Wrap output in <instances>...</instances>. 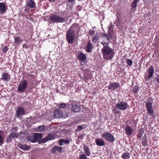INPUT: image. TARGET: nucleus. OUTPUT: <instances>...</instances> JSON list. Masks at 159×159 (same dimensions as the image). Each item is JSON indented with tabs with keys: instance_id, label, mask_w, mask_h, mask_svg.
<instances>
[{
	"instance_id": "nucleus-5",
	"label": "nucleus",
	"mask_w": 159,
	"mask_h": 159,
	"mask_svg": "<svg viewBox=\"0 0 159 159\" xmlns=\"http://www.w3.org/2000/svg\"><path fill=\"white\" fill-rule=\"evenodd\" d=\"M101 136L105 140L110 143L114 142L115 139L113 135L108 132L103 133Z\"/></svg>"
},
{
	"instance_id": "nucleus-4",
	"label": "nucleus",
	"mask_w": 159,
	"mask_h": 159,
	"mask_svg": "<svg viewBox=\"0 0 159 159\" xmlns=\"http://www.w3.org/2000/svg\"><path fill=\"white\" fill-rule=\"evenodd\" d=\"M154 73V68L152 66H150L147 69L144 75V79L146 81H149L153 75Z\"/></svg>"
},
{
	"instance_id": "nucleus-14",
	"label": "nucleus",
	"mask_w": 159,
	"mask_h": 159,
	"mask_svg": "<svg viewBox=\"0 0 159 159\" xmlns=\"http://www.w3.org/2000/svg\"><path fill=\"white\" fill-rule=\"evenodd\" d=\"M7 9L6 3L4 2H0V13L3 14L5 13Z\"/></svg>"
},
{
	"instance_id": "nucleus-20",
	"label": "nucleus",
	"mask_w": 159,
	"mask_h": 159,
	"mask_svg": "<svg viewBox=\"0 0 159 159\" xmlns=\"http://www.w3.org/2000/svg\"><path fill=\"white\" fill-rule=\"evenodd\" d=\"M96 144L98 146H103L105 145L104 140L102 138H97L95 140Z\"/></svg>"
},
{
	"instance_id": "nucleus-3",
	"label": "nucleus",
	"mask_w": 159,
	"mask_h": 159,
	"mask_svg": "<svg viewBox=\"0 0 159 159\" xmlns=\"http://www.w3.org/2000/svg\"><path fill=\"white\" fill-rule=\"evenodd\" d=\"M49 19L52 23H61L66 21L64 18L55 14L51 15Z\"/></svg>"
},
{
	"instance_id": "nucleus-43",
	"label": "nucleus",
	"mask_w": 159,
	"mask_h": 159,
	"mask_svg": "<svg viewBox=\"0 0 159 159\" xmlns=\"http://www.w3.org/2000/svg\"><path fill=\"white\" fill-rule=\"evenodd\" d=\"M87 157L84 154H83L80 155V159H87Z\"/></svg>"
},
{
	"instance_id": "nucleus-49",
	"label": "nucleus",
	"mask_w": 159,
	"mask_h": 159,
	"mask_svg": "<svg viewBox=\"0 0 159 159\" xmlns=\"http://www.w3.org/2000/svg\"><path fill=\"white\" fill-rule=\"evenodd\" d=\"M132 131L133 130L130 127V135L132 134Z\"/></svg>"
},
{
	"instance_id": "nucleus-16",
	"label": "nucleus",
	"mask_w": 159,
	"mask_h": 159,
	"mask_svg": "<svg viewBox=\"0 0 159 159\" xmlns=\"http://www.w3.org/2000/svg\"><path fill=\"white\" fill-rule=\"evenodd\" d=\"M86 57L85 54L82 52H80L78 55V59L80 61L84 62L86 59Z\"/></svg>"
},
{
	"instance_id": "nucleus-44",
	"label": "nucleus",
	"mask_w": 159,
	"mask_h": 159,
	"mask_svg": "<svg viewBox=\"0 0 159 159\" xmlns=\"http://www.w3.org/2000/svg\"><path fill=\"white\" fill-rule=\"evenodd\" d=\"M82 129L83 128L82 126L78 125V128L76 129V131H80L82 130Z\"/></svg>"
},
{
	"instance_id": "nucleus-51",
	"label": "nucleus",
	"mask_w": 159,
	"mask_h": 159,
	"mask_svg": "<svg viewBox=\"0 0 159 159\" xmlns=\"http://www.w3.org/2000/svg\"><path fill=\"white\" fill-rule=\"evenodd\" d=\"M156 79L157 82L159 83V75H158Z\"/></svg>"
},
{
	"instance_id": "nucleus-41",
	"label": "nucleus",
	"mask_w": 159,
	"mask_h": 159,
	"mask_svg": "<svg viewBox=\"0 0 159 159\" xmlns=\"http://www.w3.org/2000/svg\"><path fill=\"white\" fill-rule=\"evenodd\" d=\"M125 131L126 134L128 135H129V126L127 125L125 129Z\"/></svg>"
},
{
	"instance_id": "nucleus-54",
	"label": "nucleus",
	"mask_w": 159,
	"mask_h": 159,
	"mask_svg": "<svg viewBox=\"0 0 159 159\" xmlns=\"http://www.w3.org/2000/svg\"><path fill=\"white\" fill-rule=\"evenodd\" d=\"M132 61L131 60H130V66L132 64Z\"/></svg>"
},
{
	"instance_id": "nucleus-17",
	"label": "nucleus",
	"mask_w": 159,
	"mask_h": 159,
	"mask_svg": "<svg viewBox=\"0 0 159 159\" xmlns=\"http://www.w3.org/2000/svg\"><path fill=\"white\" fill-rule=\"evenodd\" d=\"M70 105L69 103H61L58 105V107L59 109L65 108V110L67 111L70 107Z\"/></svg>"
},
{
	"instance_id": "nucleus-26",
	"label": "nucleus",
	"mask_w": 159,
	"mask_h": 159,
	"mask_svg": "<svg viewBox=\"0 0 159 159\" xmlns=\"http://www.w3.org/2000/svg\"><path fill=\"white\" fill-rule=\"evenodd\" d=\"M70 143L69 140L67 139H61L59 140V145L62 146L65 143L68 144Z\"/></svg>"
},
{
	"instance_id": "nucleus-6",
	"label": "nucleus",
	"mask_w": 159,
	"mask_h": 159,
	"mask_svg": "<svg viewBox=\"0 0 159 159\" xmlns=\"http://www.w3.org/2000/svg\"><path fill=\"white\" fill-rule=\"evenodd\" d=\"M28 81L26 80H23L19 84L17 89L19 92H24L27 88Z\"/></svg>"
},
{
	"instance_id": "nucleus-27",
	"label": "nucleus",
	"mask_w": 159,
	"mask_h": 159,
	"mask_svg": "<svg viewBox=\"0 0 159 159\" xmlns=\"http://www.w3.org/2000/svg\"><path fill=\"white\" fill-rule=\"evenodd\" d=\"M46 127L44 125H41L38 127L36 129L38 132H42L45 131L46 129Z\"/></svg>"
},
{
	"instance_id": "nucleus-30",
	"label": "nucleus",
	"mask_w": 159,
	"mask_h": 159,
	"mask_svg": "<svg viewBox=\"0 0 159 159\" xmlns=\"http://www.w3.org/2000/svg\"><path fill=\"white\" fill-rule=\"evenodd\" d=\"M113 28L112 23L110 24L108 27V30L107 31L108 34L109 35H111V33L113 31Z\"/></svg>"
},
{
	"instance_id": "nucleus-46",
	"label": "nucleus",
	"mask_w": 159,
	"mask_h": 159,
	"mask_svg": "<svg viewBox=\"0 0 159 159\" xmlns=\"http://www.w3.org/2000/svg\"><path fill=\"white\" fill-rule=\"evenodd\" d=\"M23 48H29L28 47L27 45L25 43L22 46Z\"/></svg>"
},
{
	"instance_id": "nucleus-29",
	"label": "nucleus",
	"mask_w": 159,
	"mask_h": 159,
	"mask_svg": "<svg viewBox=\"0 0 159 159\" xmlns=\"http://www.w3.org/2000/svg\"><path fill=\"white\" fill-rule=\"evenodd\" d=\"M100 33H96V35L93 37L92 38V41L93 42L94 41H97L99 39V38L100 37V36L99 35Z\"/></svg>"
},
{
	"instance_id": "nucleus-55",
	"label": "nucleus",
	"mask_w": 159,
	"mask_h": 159,
	"mask_svg": "<svg viewBox=\"0 0 159 159\" xmlns=\"http://www.w3.org/2000/svg\"><path fill=\"white\" fill-rule=\"evenodd\" d=\"M139 0H134V1L138 2Z\"/></svg>"
},
{
	"instance_id": "nucleus-39",
	"label": "nucleus",
	"mask_w": 159,
	"mask_h": 159,
	"mask_svg": "<svg viewBox=\"0 0 159 159\" xmlns=\"http://www.w3.org/2000/svg\"><path fill=\"white\" fill-rule=\"evenodd\" d=\"M2 51L4 53H6L8 50V48L6 46H4L2 48Z\"/></svg>"
},
{
	"instance_id": "nucleus-50",
	"label": "nucleus",
	"mask_w": 159,
	"mask_h": 159,
	"mask_svg": "<svg viewBox=\"0 0 159 159\" xmlns=\"http://www.w3.org/2000/svg\"><path fill=\"white\" fill-rule=\"evenodd\" d=\"M126 62L127 63L128 65L129 66V59H126Z\"/></svg>"
},
{
	"instance_id": "nucleus-31",
	"label": "nucleus",
	"mask_w": 159,
	"mask_h": 159,
	"mask_svg": "<svg viewBox=\"0 0 159 159\" xmlns=\"http://www.w3.org/2000/svg\"><path fill=\"white\" fill-rule=\"evenodd\" d=\"M102 38L104 40H107L108 42H110L109 36L106 33L104 34L102 36Z\"/></svg>"
},
{
	"instance_id": "nucleus-25",
	"label": "nucleus",
	"mask_w": 159,
	"mask_h": 159,
	"mask_svg": "<svg viewBox=\"0 0 159 159\" xmlns=\"http://www.w3.org/2000/svg\"><path fill=\"white\" fill-rule=\"evenodd\" d=\"M14 43H16L18 45H20V43L23 41L21 38L19 36L14 37Z\"/></svg>"
},
{
	"instance_id": "nucleus-7",
	"label": "nucleus",
	"mask_w": 159,
	"mask_h": 159,
	"mask_svg": "<svg viewBox=\"0 0 159 159\" xmlns=\"http://www.w3.org/2000/svg\"><path fill=\"white\" fill-rule=\"evenodd\" d=\"M55 138L56 136L55 134L52 133H49L47 136L39 140V143L41 144L42 143H45L47 141L54 139Z\"/></svg>"
},
{
	"instance_id": "nucleus-40",
	"label": "nucleus",
	"mask_w": 159,
	"mask_h": 159,
	"mask_svg": "<svg viewBox=\"0 0 159 159\" xmlns=\"http://www.w3.org/2000/svg\"><path fill=\"white\" fill-rule=\"evenodd\" d=\"M4 142V140L3 139L2 136L0 135V146H1Z\"/></svg>"
},
{
	"instance_id": "nucleus-38",
	"label": "nucleus",
	"mask_w": 159,
	"mask_h": 159,
	"mask_svg": "<svg viewBox=\"0 0 159 159\" xmlns=\"http://www.w3.org/2000/svg\"><path fill=\"white\" fill-rule=\"evenodd\" d=\"M88 34L90 35H93L95 34V31L94 30H90L89 31Z\"/></svg>"
},
{
	"instance_id": "nucleus-52",
	"label": "nucleus",
	"mask_w": 159,
	"mask_h": 159,
	"mask_svg": "<svg viewBox=\"0 0 159 159\" xmlns=\"http://www.w3.org/2000/svg\"><path fill=\"white\" fill-rule=\"evenodd\" d=\"M48 1L51 2H54L55 1H56L57 0H48Z\"/></svg>"
},
{
	"instance_id": "nucleus-24",
	"label": "nucleus",
	"mask_w": 159,
	"mask_h": 159,
	"mask_svg": "<svg viewBox=\"0 0 159 159\" xmlns=\"http://www.w3.org/2000/svg\"><path fill=\"white\" fill-rule=\"evenodd\" d=\"M56 151L61 152L62 151V148L59 146H55L52 149V152L53 154H55Z\"/></svg>"
},
{
	"instance_id": "nucleus-9",
	"label": "nucleus",
	"mask_w": 159,
	"mask_h": 159,
	"mask_svg": "<svg viewBox=\"0 0 159 159\" xmlns=\"http://www.w3.org/2000/svg\"><path fill=\"white\" fill-rule=\"evenodd\" d=\"M120 84L118 82H113L111 83L107 86L108 89L109 90H115L116 89L119 88Z\"/></svg>"
},
{
	"instance_id": "nucleus-34",
	"label": "nucleus",
	"mask_w": 159,
	"mask_h": 159,
	"mask_svg": "<svg viewBox=\"0 0 159 159\" xmlns=\"http://www.w3.org/2000/svg\"><path fill=\"white\" fill-rule=\"evenodd\" d=\"M27 139L28 140L30 141L32 143H35L36 142V141H35V139H34V137L29 136L27 137Z\"/></svg>"
},
{
	"instance_id": "nucleus-23",
	"label": "nucleus",
	"mask_w": 159,
	"mask_h": 159,
	"mask_svg": "<svg viewBox=\"0 0 159 159\" xmlns=\"http://www.w3.org/2000/svg\"><path fill=\"white\" fill-rule=\"evenodd\" d=\"M33 135L34 137L35 141H36V142L38 141V142L41 139L43 136L42 134L38 133H34Z\"/></svg>"
},
{
	"instance_id": "nucleus-37",
	"label": "nucleus",
	"mask_w": 159,
	"mask_h": 159,
	"mask_svg": "<svg viewBox=\"0 0 159 159\" xmlns=\"http://www.w3.org/2000/svg\"><path fill=\"white\" fill-rule=\"evenodd\" d=\"M34 77V76L33 75L30 74V73L27 74L26 75V78L27 79L33 78Z\"/></svg>"
},
{
	"instance_id": "nucleus-11",
	"label": "nucleus",
	"mask_w": 159,
	"mask_h": 159,
	"mask_svg": "<svg viewBox=\"0 0 159 159\" xmlns=\"http://www.w3.org/2000/svg\"><path fill=\"white\" fill-rule=\"evenodd\" d=\"M128 104L125 102H119L116 105L117 108L120 110H124L127 107Z\"/></svg>"
},
{
	"instance_id": "nucleus-33",
	"label": "nucleus",
	"mask_w": 159,
	"mask_h": 159,
	"mask_svg": "<svg viewBox=\"0 0 159 159\" xmlns=\"http://www.w3.org/2000/svg\"><path fill=\"white\" fill-rule=\"evenodd\" d=\"M110 42H106V41H102L101 42V43L102 44L103 46V48H104L105 47H108V44L110 43Z\"/></svg>"
},
{
	"instance_id": "nucleus-48",
	"label": "nucleus",
	"mask_w": 159,
	"mask_h": 159,
	"mask_svg": "<svg viewBox=\"0 0 159 159\" xmlns=\"http://www.w3.org/2000/svg\"><path fill=\"white\" fill-rule=\"evenodd\" d=\"M142 143L143 145H146L147 144L146 140H145V139L144 141L142 142Z\"/></svg>"
},
{
	"instance_id": "nucleus-2",
	"label": "nucleus",
	"mask_w": 159,
	"mask_h": 159,
	"mask_svg": "<svg viewBox=\"0 0 159 159\" xmlns=\"http://www.w3.org/2000/svg\"><path fill=\"white\" fill-rule=\"evenodd\" d=\"M101 51L104 59L109 60L113 58L114 54V50L109 47L102 48Z\"/></svg>"
},
{
	"instance_id": "nucleus-22",
	"label": "nucleus",
	"mask_w": 159,
	"mask_h": 159,
	"mask_svg": "<svg viewBox=\"0 0 159 159\" xmlns=\"http://www.w3.org/2000/svg\"><path fill=\"white\" fill-rule=\"evenodd\" d=\"M19 147L20 149L24 151H28L30 148V146L27 145L26 144H19Z\"/></svg>"
},
{
	"instance_id": "nucleus-13",
	"label": "nucleus",
	"mask_w": 159,
	"mask_h": 159,
	"mask_svg": "<svg viewBox=\"0 0 159 159\" xmlns=\"http://www.w3.org/2000/svg\"><path fill=\"white\" fill-rule=\"evenodd\" d=\"M53 118H61L63 117V112L60 109H57L54 111Z\"/></svg>"
},
{
	"instance_id": "nucleus-18",
	"label": "nucleus",
	"mask_w": 159,
	"mask_h": 159,
	"mask_svg": "<svg viewBox=\"0 0 159 159\" xmlns=\"http://www.w3.org/2000/svg\"><path fill=\"white\" fill-rule=\"evenodd\" d=\"M93 48V45L91 43V41H89L88 42L87 46L85 49L86 51L87 52H90L92 51Z\"/></svg>"
},
{
	"instance_id": "nucleus-35",
	"label": "nucleus",
	"mask_w": 159,
	"mask_h": 159,
	"mask_svg": "<svg viewBox=\"0 0 159 159\" xmlns=\"http://www.w3.org/2000/svg\"><path fill=\"white\" fill-rule=\"evenodd\" d=\"M144 131L142 130H140L139 132L138 133L137 136L138 139L140 138L143 135Z\"/></svg>"
},
{
	"instance_id": "nucleus-28",
	"label": "nucleus",
	"mask_w": 159,
	"mask_h": 159,
	"mask_svg": "<svg viewBox=\"0 0 159 159\" xmlns=\"http://www.w3.org/2000/svg\"><path fill=\"white\" fill-rule=\"evenodd\" d=\"M84 150L85 152L86 156H89L91 154V153L89 151V148L86 146L85 145L84 146Z\"/></svg>"
},
{
	"instance_id": "nucleus-47",
	"label": "nucleus",
	"mask_w": 159,
	"mask_h": 159,
	"mask_svg": "<svg viewBox=\"0 0 159 159\" xmlns=\"http://www.w3.org/2000/svg\"><path fill=\"white\" fill-rule=\"evenodd\" d=\"M66 1H67L68 2L70 3H72L73 2H75V0H66Z\"/></svg>"
},
{
	"instance_id": "nucleus-21",
	"label": "nucleus",
	"mask_w": 159,
	"mask_h": 159,
	"mask_svg": "<svg viewBox=\"0 0 159 159\" xmlns=\"http://www.w3.org/2000/svg\"><path fill=\"white\" fill-rule=\"evenodd\" d=\"M26 5L28 7L32 8L35 7V3L32 0H29L26 2Z\"/></svg>"
},
{
	"instance_id": "nucleus-36",
	"label": "nucleus",
	"mask_w": 159,
	"mask_h": 159,
	"mask_svg": "<svg viewBox=\"0 0 159 159\" xmlns=\"http://www.w3.org/2000/svg\"><path fill=\"white\" fill-rule=\"evenodd\" d=\"M139 87L138 86H135L133 89V91L135 93H137L139 90Z\"/></svg>"
},
{
	"instance_id": "nucleus-15",
	"label": "nucleus",
	"mask_w": 159,
	"mask_h": 159,
	"mask_svg": "<svg viewBox=\"0 0 159 159\" xmlns=\"http://www.w3.org/2000/svg\"><path fill=\"white\" fill-rule=\"evenodd\" d=\"M152 105V102H147L146 104V107L148 112L151 114H152L154 113V111Z\"/></svg>"
},
{
	"instance_id": "nucleus-12",
	"label": "nucleus",
	"mask_w": 159,
	"mask_h": 159,
	"mask_svg": "<svg viewBox=\"0 0 159 159\" xmlns=\"http://www.w3.org/2000/svg\"><path fill=\"white\" fill-rule=\"evenodd\" d=\"M25 110L24 108L22 107H19L16 111V116L20 118L21 116L25 114Z\"/></svg>"
},
{
	"instance_id": "nucleus-45",
	"label": "nucleus",
	"mask_w": 159,
	"mask_h": 159,
	"mask_svg": "<svg viewBox=\"0 0 159 159\" xmlns=\"http://www.w3.org/2000/svg\"><path fill=\"white\" fill-rule=\"evenodd\" d=\"M121 20L120 17H117L116 20L115 21V23H119L120 22Z\"/></svg>"
},
{
	"instance_id": "nucleus-19",
	"label": "nucleus",
	"mask_w": 159,
	"mask_h": 159,
	"mask_svg": "<svg viewBox=\"0 0 159 159\" xmlns=\"http://www.w3.org/2000/svg\"><path fill=\"white\" fill-rule=\"evenodd\" d=\"M71 110L74 112H79L80 110V107L76 104H72L71 107Z\"/></svg>"
},
{
	"instance_id": "nucleus-53",
	"label": "nucleus",
	"mask_w": 159,
	"mask_h": 159,
	"mask_svg": "<svg viewBox=\"0 0 159 159\" xmlns=\"http://www.w3.org/2000/svg\"><path fill=\"white\" fill-rule=\"evenodd\" d=\"M13 129H14L16 131H17L18 129V128L17 127L15 126L13 128Z\"/></svg>"
},
{
	"instance_id": "nucleus-10",
	"label": "nucleus",
	"mask_w": 159,
	"mask_h": 159,
	"mask_svg": "<svg viewBox=\"0 0 159 159\" xmlns=\"http://www.w3.org/2000/svg\"><path fill=\"white\" fill-rule=\"evenodd\" d=\"M11 79V75L7 72H2L1 75V80L6 82L9 81Z\"/></svg>"
},
{
	"instance_id": "nucleus-32",
	"label": "nucleus",
	"mask_w": 159,
	"mask_h": 159,
	"mask_svg": "<svg viewBox=\"0 0 159 159\" xmlns=\"http://www.w3.org/2000/svg\"><path fill=\"white\" fill-rule=\"evenodd\" d=\"M129 157V153L128 152H125L121 156V157L124 159H128Z\"/></svg>"
},
{
	"instance_id": "nucleus-1",
	"label": "nucleus",
	"mask_w": 159,
	"mask_h": 159,
	"mask_svg": "<svg viewBox=\"0 0 159 159\" xmlns=\"http://www.w3.org/2000/svg\"><path fill=\"white\" fill-rule=\"evenodd\" d=\"M79 25L77 23L74 24L67 30L66 35V39L68 43L72 44L75 39V33L78 30Z\"/></svg>"
},
{
	"instance_id": "nucleus-8",
	"label": "nucleus",
	"mask_w": 159,
	"mask_h": 159,
	"mask_svg": "<svg viewBox=\"0 0 159 159\" xmlns=\"http://www.w3.org/2000/svg\"><path fill=\"white\" fill-rule=\"evenodd\" d=\"M19 134L16 132H11L6 137V141L7 143H11L12 141L13 138H17Z\"/></svg>"
},
{
	"instance_id": "nucleus-42",
	"label": "nucleus",
	"mask_w": 159,
	"mask_h": 159,
	"mask_svg": "<svg viewBox=\"0 0 159 159\" xmlns=\"http://www.w3.org/2000/svg\"><path fill=\"white\" fill-rule=\"evenodd\" d=\"M137 2L135 1H133L131 4V7L133 8H135L136 7L137 3Z\"/></svg>"
}]
</instances>
